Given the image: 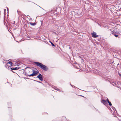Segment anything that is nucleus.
Masks as SVG:
<instances>
[{
	"instance_id": "nucleus-1",
	"label": "nucleus",
	"mask_w": 121,
	"mask_h": 121,
	"mask_svg": "<svg viewBox=\"0 0 121 121\" xmlns=\"http://www.w3.org/2000/svg\"><path fill=\"white\" fill-rule=\"evenodd\" d=\"M35 63L37 65L40 67L42 69L44 70H47V68L45 65H43L42 64L38 62H35Z\"/></svg>"
},
{
	"instance_id": "nucleus-2",
	"label": "nucleus",
	"mask_w": 121,
	"mask_h": 121,
	"mask_svg": "<svg viewBox=\"0 0 121 121\" xmlns=\"http://www.w3.org/2000/svg\"><path fill=\"white\" fill-rule=\"evenodd\" d=\"M32 74H28L27 75L29 76H34L36 75L39 73L38 72L33 70H32Z\"/></svg>"
},
{
	"instance_id": "nucleus-3",
	"label": "nucleus",
	"mask_w": 121,
	"mask_h": 121,
	"mask_svg": "<svg viewBox=\"0 0 121 121\" xmlns=\"http://www.w3.org/2000/svg\"><path fill=\"white\" fill-rule=\"evenodd\" d=\"M37 77L40 80L42 81L43 80L42 76L41 74H39Z\"/></svg>"
},
{
	"instance_id": "nucleus-4",
	"label": "nucleus",
	"mask_w": 121,
	"mask_h": 121,
	"mask_svg": "<svg viewBox=\"0 0 121 121\" xmlns=\"http://www.w3.org/2000/svg\"><path fill=\"white\" fill-rule=\"evenodd\" d=\"M91 35L92 37L94 38H96L98 37V35H96V33L95 32H94L92 33Z\"/></svg>"
},
{
	"instance_id": "nucleus-5",
	"label": "nucleus",
	"mask_w": 121,
	"mask_h": 121,
	"mask_svg": "<svg viewBox=\"0 0 121 121\" xmlns=\"http://www.w3.org/2000/svg\"><path fill=\"white\" fill-rule=\"evenodd\" d=\"M101 102L105 105L107 104L106 101L104 100H101Z\"/></svg>"
},
{
	"instance_id": "nucleus-6",
	"label": "nucleus",
	"mask_w": 121,
	"mask_h": 121,
	"mask_svg": "<svg viewBox=\"0 0 121 121\" xmlns=\"http://www.w3.org/2000/svg\"><path fill=\"white\" fill-rule=\"evenodd\" d=\"M10 64V65H9L10 66H12V62H11L9 61L7 63V64Z\"/></svg>"
},
{
	"instance_id": "nucleus-7",
	"label": "nucleus",
	"mask_w": 121,
	"mask_h": 121,
	"mask_svg": "<svg viewBox=\"0 0 121 121\" xmlns=\"http://www.w3.org/2000/svg\"><path fill=\"white\" fill-rule=\"evenodd\" d=\"M107 102H108V103H109V105L110 106H111L112 105L111 103L109 101L108 99H107Z\"/></svg>"
},
{
	"instance_id": "nucleus-8",
	"label": "nucleus",
	"mask_w": 121,
	"mask_h": 121,
	"mask_svg": "<svg viewBox=\"0 0 121 121\" xmlns=\"http://www.w3.org/2000/svg\"><path fill=\"white\" fill-rule=\"evenodd\" d=\"M28 70L29 71L31 72H32V70H33L31 68H28Z\"/></svg>"
},
{
	"instance_id": "nucleus-9",
	"label": "nucleus",
	"mask_w": 121,
	"mask_h": 121,
	"mask_svg": "<svg viewBox=\"0 0 121 121\" xmlns=\"http://www.w3.org/2000/svg\"><path fill=\"white\" fill-rule=\"evenodd\" d=\"M30 24L31 25H33V26H34L35 25V23H30Z\"/></svg>"
},
{
	"instance_id": "nucleus-10",
	"label": "nucleus",
	"mask_w": 121,
	"mask_h": 121,
	"mask_svg": "<svg viewBox=\"0 0 121 121\" xmlns=\"http://www.w3.org/2000/svg\"><path fill=\"white\" fill-rule=\"evenodd\" d=\"M18 68H17V67L15 68H14L13 69H12V68H11V69L12 70H17V69Z\"/></svg>"
},
{
	"instance_id": "nucleus-11",
	"label": "nucleus",
	"mask_w": 121,
	"mask_h": 121,
	"mask_svg": "<svg viewBox=\"0 0 121 121\" xmlns=\"http://www.w3.org/2000/svg\"><path fill=\"white\" fill-rule=\"evenodd\" d=\"M112 34H113V32L111 31V33L110 34V35H111Z\"/></svg>"
},
{
	"instance_id": "nucleus-12",
	"label": "nucleus",
	"mask_w": 121,
	"mask_h": 121,
	"mask_svg": "<svg viewBox=\"0 0 121 121\" xmlns=\"http://www.w3.org/2000/svg\"><path fill=\"white\" fill-rule=\"evenodd\" d=\"M51 44L52 45V46H55V45H54V44L53 43H52V42H51Z\"/></svg>"
},
{
	"instance_id": "nucleus-13",
	"label": "nucleus",
	"mask_w": 121,
	"mask_h": 121,
	"mask_svg": "<svg viewBox=\"0 0 121 121\" xmlns=\"http://www.w3.org/2000/svg\"><path fill=\"white\" fill-rule=\"evenodd\" d=\"M114 36H115V37H117L118 36V35H114Z\"/></svg>"
},
{
	"instance_id": "nucleus-14",
	"label": "nucleus",
	"mask_w": 121,
	"mask_h": 121,
	"mask_svg": "<svg viewBox=\"0 0 121 121\" xmlns=\"http://www.w3.org/2000/svg\"><path fill=\"white\" fill-rule=\"evenodd\" d=\"M29 17V15H27V17Z\"/></svg>"
},
{
	"instance_id": "nucleus-15",
	"label": "nucleus",
	"mask_w": 121,
	"mask_h": 121,
	"mask_svg": "<svg viewBox=\"0 0 121 121\" xmlns=\"http://www.w3.org/2000/svg\"><path fill=\"white\" fill-rule=\"evenodd\" d=\"M57 90H58V91H60V90H59V89H57Z\"/></svg>"
},
{
	"instance_id": "nucleus-16",
	"label": "nucleus",
	"mask_w": 121,
	"mask_h": 121,
	"mask_svg": "<svg viewBox=\"0 0 121 121\" xmlns=\"http://www.w3.org/2000/svg\"><path fill=\"white\" fill-rule=\"evenodd\" d=\"M119 75L120 76H121V75L120 74H119Z\"/></svg>"
},
{
	"instance_id": "nucleus-17",
	"label": "nucleus",
	"mask_w": 121,
	"mask_h": 121,
	"mask_svg": "<svg viewBox=\"0 0 121 121\" xmlns=\"http://www.w3.org/2000/svg\"><path fill=\"white\" fill-rule=\"evenodd\" d=\"M114 83V84H115V85H116V82L115 83Z\"/></svg>"
},
{
	"instance_id": "nucleus-18",
	"label": "nucleus",
	"mask_w": 121,
	"mask_h": 121,
	"mask_svg": "<svg viewBox=\"0 0 121 121\" xmlns=\"http://www.w3.org/2000/svg\"><path fill=\"white\" fill-rule=\"evenodd\" d=\"M112 84L113 85V86H114V85L113 84Z\"/></svg>"
}]
</instances>
